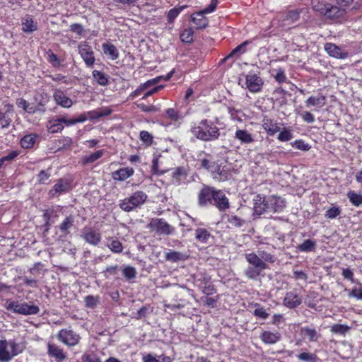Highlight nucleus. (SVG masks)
<instances>
[{
  "mask_svg": "<svg viewBox=\"0 0 362 362\" xmlns=\"http://www.w3.org/2000/svg\"><path fill=\"white\" fill-rule=\"evenodd\" d=\"M47 354L57 361H63L66 358V355L63 349L52 343H48L47 344Z\"/></svg>",
  "mask_w": 362,
  "mask_h": 362,
  "instance_id": "20",
  "label": "nucleus"
},
{
  "mask_svg": "<svg viewBox=\"0 0 362 362\" xmlns=\"http://www.w3.org/2000/svg\"><path fill=\"white\" fill-rule=\"evenodd\" d=\"M214 179L223 182L230 178V174L227 168L225 167L217 166L216 170L213 172Z\"/></svg>",
  "mask_w": 362,
  "mask_h": 362,
  "instance_id": "28",
  "label": "nucleus"
},
{
  "mask_svg": "<svg viewBox=\"0 0 362 362\" xmlns=\"http://www.w3.org/2000/svg\"><path fill=\"white\" fill-rule=\"evenodd\" d=\"M300 116L303 121L307 123H313L315 122V117L313 115L308 111H305L301 113Z\"/></svg>",
  "mask_w": 362,
  "mask_h": 362,
  "instance_id": "63",
  "label": "nucleus"
},
{
  "mask_svg": "<svg viewBox=\"0 0 362 362\" xmlns=\"http://www.w3.org/2000/svg\"><path fill=\"white\" fill-rule=\"evenodd\" d=\"M262 128L267 132L269 136H274L276 132L280 131V127L276 123L267 117L262 120Z\"/></svg>",
  "mask_w": 362,
  "mask_h": 362,
  "instance_id": "25",
  "label": "nucleus"
},
{
  "mask_svg": "<svg viewBox=\"0 0 362 362\" xmlns=\"http://www.w3.org/2000/svg\"><path fill=\"white\" fill-rule=\"evenodd\" d=\"M254 315L261 319L265 320L269 317V314L263 308L258 307L254 311Z\"/></svg>",
  "mask_w": 362,
  "mask_h": 362,
  "instance_id": "61",
  "label": "nucleus"
},
{
  "mask_svg": "<svg viewBox=\"0 0 362 362\" xmlns=\"http://www.w3.org/2000/svg\"><path fill=\"white\" fill-rule=\"evenodd\" d=\"M59 341L69 346H74L79 343L81 337L79 334L69 328L61 329L57 334Z\"/></svg>",
  "mask_w": 362,
  "mask_h": 362,
  "instance_id": "7",
  "label": "nucleus"
},
{
  "mask_svg": "<svg viewBox=\"0 0 362 362\" xmlns=\"http://www.w3.org/2000/svg\"><path fill=\"white\" fill-rule=\"evenodd\" d=\"M216 191V189L213 187L204 185L198 194V204L200 206L212 204Z\"/></svg>",
  "mask_w": 362,
  "mask_h": 362,
  "instance_id": "9",
  "label": "nucleus"
},
{
  "mask_svg": "<svg viewBox=\"0 0 362 362\" xmlns=\"http://www.w3.org/2000/svg\"><path fill=\"white\" fill-rule=\"evenodd\" d=\"M329 3L325 2L322 0H312L311 6L314 11L320 13V14L325 16V13L327 11V6Z\"/></svg>",
  "mask_w": 362,
  "mask_h": 362,
  "instance_id": "35",
  "label": "nucleus"
},
{
  "mask_svg": "<svg viewBox=\"0 0 362 362\" xmlns=\"http://www.w3.org/2000/svg\"><path fill=\"white\" fill-rule=\"evenodd\" d=\"M300 334L312 342L317 341L320 337V334H319L315 329L308 327H302L300 329Z\"/></svg>",
  "mask_w": 362,
  "mask_h": 362,
  "instance_id": "27",
  "label": "nucleus"
},
{
  "mask_svg": "<svg viewBox=\"0 0 362 362\" xmlns=\"http://www.w3.org/2000/svg\"><path fill=\"white\" fill-rule=\"evenodd\" d=\"M147 227L158 235H168L175 231V228L168 223L163 218H152Z\"/></svg>",
  "mask_w": 362,
  "mask_h": 362,
  "instance_id": "6",
  "label": "nucleus"
},
{
  "mask_svg": "<svg viewBox=\"0 0 362 362\" xmlns=\"http://www.w3.org/2000/svg\"><path fill=\"white\" fill-rule=\"evenodd\" d=\"M299 19V12L296 10L289 11L283 15V20L294 23Z\"/></svg>",
  "mask_w": 362,
  "mask_h": 362,
  "instance_id": "47",
  "label": "nucleus"
},
{
  "mask_svg": "<svg viewBox=\"0 0 362 362\" xmlns=\"http://www.w3.org/2000/svg\"><path fill=\"white\" fill-rule=\"evenodd\" d=\"M148 198L147 194L143 191H136L130 197L119 202V206L126 212H130L143 205Z\"/></svg>",
  "mask_w": 362,
  "mask_h": 362,
  "instance_id": "3",
  "label": "nucleus"
},
{
  "mask_svg": "<svg viewBox=\"0 0 362 362\" xmlns=\"http://www.w3.org/2000/svg\"><path fill=\"white\" fill-rule=\"evenodd\" d=\"M291 144L293 147L303 151H308L311 148L308 144L305 143L303 140H296Z\"/></svg>",
  "mask_w": 362,
  "mask_h": 362,
  "instance_id": "56",
  "label": "nucleus"
},
{
  "mask_svg": "<svg viewBox=\"0 0 362 362\" xmlns=\"http://www.w3.org/2000/svg\"><path fill=\"white\" fill-rule=\"evenodd\" d=\"M74 220L71 216H67L59 225V229L62 233L67 234L69 233V230L73 226Z\"/></svg>",
  "mask_w": 362,
  "mask_h": 362,
  "instance_id": "42",
  "label": "nucleus"
},
{
  "mask_svg": "<svg viewBox=\"0 0 362 362\" xmlns=\"http://www.w3.org/2000/svg\"><path fill=\"white\" fill-rule=\"evenodd\" d=\"M134 172V171L132 168H120L112 173V178L115 180L124 181L132 176Z\"/></svg>",
  "mask_w": 362,
  "mask_h": 362,
  "instance_id": "24",
  "label": "nucleus"
},
{
  "mask_svg": "<svg viewBox=\"0 0 362 362\" xmlns=\"http://www.w3.org/2000/svg\"><path fill=\"white\" fill-rule=\"evenodd\" d=\"M305 103L307 107H310L311 106H319L321 107L325 105L326 97L325 95H321L320 97L310 96Z\"/></svg>",
  "mask_w": 362,
  "mask_h": 362,
  "instance_id": "31",
  "label": "nucleus"
},
{
  "mask_svg": "<svg viewBox=\"0 0 362 362\" xmlns=\"http://www.w3.org/2000/svg\"><path fill=\"white\" fill-rule=\"evenodd\" d=\"M196 239L200 242L206 243L210 236V233L205 228H198L195 230Z\"/></svg>",
  "mask_w": 362,
  "mask_h": 362,
  "instance_id": "44",
  "label": "nucleus"
},
{
  "mask_svg": "<svg viewBox=\"0 0 362 362\" xmlns=\"http://www.w3.org/2000/svg\"><path fill=\"white\" fill-rule=\"evenodd\" d=\"M227 222L233 227L240 228L245 223L246 221L237 215H228Z\"/></svg>",
  "mask_w": 362,
  "mask_h": 362,
  "instance_id": "40",
  "label": "nucleus"
},
{
  "mask_svg": "<svg viewBox=\"0 0 362 362\" xmlns=\"http://www.w3.org/2000/svg\"><path fill=\"white\" fill-rule=\"evenodd\" d=\"M298 358L305 362H316L317 357L315 354L303 352L297 356Z\"/></svg>",
  "mask_w": 362,
  "mask_h": 362,
  "instance_id": "53",
  "label": "nucleus"
},
{
  "mask_svg": "<svg viewBox=\"0 0 362 362\" xmlns=\"http://www.w3.org/2000/svg\"><path fill=\"white\" fill-rule=\"evenodd\" d=\"M259 257H260L262 259H263V262L266 264L268 263H274L276 261V257L272 255L271 253H269L266 251H258V254H257Z\"/></svg>",
  "mask_w": 362,
  "mask_h": 362,
  "instance_id": "45",
  "label": "nucleus"
},
{
  "mask_svg": "<svg viewBox=\"0 0 362 362\" xmlns=\"http://www.w3.org/2000/svg\"><path fill=\"white\" fill-rule=\"evenodd\" d=\"M93 77L94 80L100 86H106L108 84L109 80L108 76L104 73L94 70L93 71Z\"/></svg>",
  "mask_w": 362,
  "mask_h": 362,
  "instance_id": "38",
  "label": "nucleus"
},
{
  "mask_svg": "<svg viewBox=\"0 0 362 362\" xmlns=\"http://www.w3.org/2000/svg\"><path fill=\"white\" fill-rule=\"evenodd\" d=\"M107 247L114 253H121L123 250L122 243L117 239L114 238H108Z\"/></svg>",
  "mask_w": 362,
  "mask_h": 362,
  "instance_id": "30",
  "label": "nucleus"
},
{
  "mask_svg": "<svg viewBox=\"0 0 362 362\" xmlns=\"http://www.w3.org/2000/svg\"><path fill=\"white\" fill-rule=\"evenodd\" d=\"M267 199L266 197H262L260 194H257L255 196L253 199L254 206V214L257 216H260L265 212H268L267 210Z\"/></svg>",
  "mask_w": 362,
  "mask_h": 362,
  "instance_id": "16",
  "label": "nucleus"
},
{
  "mask_svg": "<svg viewBox=\"0 0 362 362\" xmlns=\"http://www.w3.org/2000/svg\"><path fill=\"white\" fill-rule=\"evenodd\" d=\"M18 156V152L16 151H11L7 156H3L0 158V168L4 165H7L8 163L11 162L15 158Z\"/></svg>",
  "mask_w": 362,
  "mask_h": 362,
  "instance_id": "52",
  "label": "nucleus"
},
{
  "mask_svg": "<svg viewBox=\"0 0 362 362\" xmlns=\"http://www.w3.org/2000/svg\"><path fill=\"white\" fill-rule=\"evenodd\" d=\"M81 237L86 243L93 246H98L102 239L100 232L90 226H85L81 230Z\"/></svg>",
  "mask_w": 362,
  "mask_h": 362,
  "instance_id": "8",
  "label": "nucleus"
},
{
  "mask_svg": "<svg viewBox=\"0 0 362 362\" xmlns=\"http://www.w3.org/2000/svg\"><path fill=\"white\" fill-rule=\"evenodd\" d=\"M37 29V24L33 18L27 16L22 23V30L25 33H33Z\"/></svg>",
  "mask_w": 362,
  "mask_h": 362,
  "instance_id": "34",
  "label": "nucleus"
},
{
  "mask_svg": "<svg viewBox=\"0 0 362 362\" xmlns=\"http://www.w3.org/2000/svg\"><path fill=\"white\" fill-rule=\"evenodd\" d=\"M204 14L203 12L200 11L192 16V21L197 25L198 29L205 28L208 25V19Z\"/></svg>",
  "mask_w": 362,
  "mask_h": 362,
  "instance_id": "29",
  "label": "nucleus"
},
{
  "mask_svg": "<svg viewBox=\"0 0 362 362\" xmlns=\"http://www.w3.org/2000/svg\"><path fill=\"white\" fill-rule=\"evenodd\" d=\"M302 303V298L295 291L287 292L284 298V305L290 308L293 309L299 306Z\"/></svg>",
  "mask_w": 362,
  "mask_h": 362,
  "instance_id": "15",
  "label": "nucleus"
},
{
  "mask_svg": "<svg viewBox=\"0 0 362 362\" xmlns=\"http://www.w3.org/2000/svg\"><path fill=\"white\" fill-rule=\"evenodd\" d=\"M347 197L350 202L355 206H359L362 204V194L356 193L354 191H349L347 193Z\"/></svg>",
  "mask_w": 362,
  "mask_h": 362,
  "instance_id": "39",
  "label": "nucleus"
},
{
  "mask_svg": "<svg viewBox=\"0 0 362 362\" xmlns=\"http://www.w3.org/2000/svg\"><path fill=\"white\" fill-rule=\"evenodd\" d=\"M49 125L47 126L48 131L51 133H57L63 130L64 126L62 125L57 118L49 122Z\"/></svg>",
  "mask_w": 362,
  "mask_h": 362,
  "instance_id": "43",
  "label": "nucleus"
},
{
  "mask_svg": "<svg viewBox=\"0 0 362 362\" xmlns=\"http://www.w3.org/2000/svg\"><path fill=\"white\" fill-rule=\"evenodd\" d=\"M340 212L341 211L339 207H332L326 211L325 216L327 218L333 219L338 216Z\"/></svg>",
  "mask_w": 362,
  "mask_h": 362,
  "instance_id": "59",
  "label": "nucleus"
},
{
  "mask_svg": "<svg viewBox=\"0 0 362 362\" xmlns=\"http://www.w3.org/2000/svg\"><path fill=\"white\" fill-rule=\"evenodd\" d=\"M264 84L262 78L255 73L245 75V88L252 93L259 92Z\"/></svg>",
  "mask_w": 362,
  "mask_h": 362,
  "instance_id": "10",
  "label": "nucleus"
},
{
  "mask_svg": "<svg viewBox=\"0 0 362 362\" xmlns=\"http://www.w3.org/2000/svg\"><path fill=\"white\" fill-rule=\"evenodd\" d=\"M140 139L146 145L151 146L153 143V136L147 131H141L139 135Z\"/></svg>",
  "mask_w": 362,
  "mask_h": 362,
  "instance_id": "54",
  "label": "nucleus"
},
{
  "mask_svg": "<svg viewBox=\"0 0 362 362\" xmlns=\"http://www.w3.org/2000/svg\"><path fill=\"white\" fill-rule=\"evenodd\" d=\"M325 50L329 56L337 59H345L348 57L346 52L342 51L339 47L333 43H326Z\"/></svg>",
  "mask_w": 362,
  "mask_h": 362,
  "instance_id": "18",
  "label": "nucleus"
},
{
  "mask_svg": "<svg viewBox=\"0 0 362 362\" xmlns=\"http://www.w3.org/2000/svg\"><path fill=\"white\" fill-rule=\"evenodd\" d=\"M184 7L173 8L170 9L167 15L168 21L169 23H172L175 18L180 14Z\"/></svg>",
  "mask_w": 362,
  "mask_h": 362,
  "instance_id": "58",
  "label": "nucleus"
},
{
  "mask_svg": "<svg viewBox=\"0 0 362 362\" xmlns=\"http://www.w3.org/2000/svg\"><path fill=\"white\" fill-rule=\"evenodd\" d=\"M212 204L216 206L220 211H224L230 207L228 199L226 197V194L219 189H216L215 192Z\"/></svg>",
  "mask_w": 362,
  "mask_h": 362,
  "instance_id": "14",
  "label": "nucleus"
},
{
  "mask_svg": "<svg viewBox=\"0 0 362 362\" xmlns=\"http://www.w3.org/2000/svg\"><path fill=\"white\" fill-rule=\"evenodd\" d=\"M188 256L186 254L175 251L169 250L165 253V259L166 261L170 262H177L179 261H184L187 259Z\"/></svg>",
  "mask_w": 362,
  "mask_h": 362,
  "instance_id": "26",
  "label": "nucleus"
},
{
  "mask_svg": "<svg viewBox=\"0 0 362 362\" xmlns=\"http://www.w3.org/2000/svg\"><path fill=\"white\" fill-rule=\"evenodd\" d=\"M16 105L18 107L23 109L25 112L28 113H34L35 108L33 107H30L28 103L23 98H18L16 100Z\"/></svg>",
  "mask_w": 362,
  "mask_h": 362,
  "instance_id": "49",
  "label": "nucleus"
},
{
  "mask_svg": "<svg viewBox=\"0 0 362 362\" xmlns=\"http://www.w3.org/2000/svg\"><path fill=\"white\" fill-rule=\"evenodd\" d=\"M83 362H101L100 359L95 354H86L83 356Z\"/></svg>",
  "mask_w": 362,
  "mask_h": 362,
  "instance_id": "64",
  "label": "nucleus"
},
{
  "mask_svg": "<svg viewBox=\"0 0 362 362\" xmlns=\"http://www.w3.org/2000/svg\"><path fill=\"white\" fill-rule=\"evenodd\" d=\"M245 257L248 263V267L244 271L245 276L253 281H257L260 276H263L262 272L268 269L267 264L255 252L246 254Z\"/></svg>",
  "mask_w": 362,
  "mask_h": 362,
  "instance_id": "2",
  "label": "nucleus"
},
{
  "mask_svg": "<svg viewBox=\"0 0 362 362\" xmlns=\"http://www.w3.org/2000/svg\"><path fill=\"white\" fill-rule=\"evenodd\" d=\"M194 136L203 141H213L220 136V129L214 123L207 119H202L191 128Z\"/></svg>",
  "mask_w": 362,
  "mask_h": 362,
  "instance_id": "1",
  "label": "nucleus"
},
{
  "mask_svg": "<svg viewBox=\"0 0 362 362\" xmlns=\"http://www.w3.org/2000/svg\"><path fill=\"white\" fill-rule=\"evenodd\" d=\"M78 52L83 58L86 65L88 67H92L95 63V57L93 51L90 46L86 42L78 45Z\"/></svg>",
  "mask_w": 362,
  "mask_h": 362,
  "instance_id": "12",
  "label": "nucleus"
},
{
  "mask_svg": "<svg viewBox=\"0 0 362 362\" xmlns=\"http://www.w3.org/2000/svg\"><path fill=\"white\" fill-rule=\"evenodd\" d=\"M103 155V151L99 150V151H97L90 154L89 156H85L82 158V163L83 165L92 163L96 161L97 160H98L99 158H100Z\"/></svg>",
  "mask_w": 362,
  "mask_h": 362,
  "instance_id": "37",
  "label": "nucleus"
},
{
  "mask_svg": "<svg viewBox=\"0 0 362 362\" xmlns=\"http://www.w3.org/2000/svg\"><path fill=\"white\" fill-rule=\"evenodd\" d=\"M70 184L67 180L59 179L52 188L49 189V197L50 198L57 197L62 193L68 192Z\"/></svg>",
  "mask_w": 362,
  "mask_h": 362,
  "instance_id": "13",
  "label": "nucleus"
},
{
  "mask_svg": "<svg viewBox=\"0 0 362 362\" xmlns=\"http://www.w3.org/2000/svg\"><path fill=\"white\" fill-rule=\"evenodd\" d=\"M103 50L105 54L108 55L112 60L117 59L119 57L116 47L112 44H103Z\"/></svg>",
  "mask_w": 362,
  "mask_h": 362,
  "instance_id": "33",
  "label": "nucleus"
},
{
  "mask_svg": "<svg viewBox=\"0 0 362 362\" xmlns=\"http://www.w3.org/2000/svg\"><path fill=\"white\" fill-rule=\"evenodd\" d=\"M35 142V136L32 135V134H28V135L24 136L21 139L20 144H21V146L23 148H31L34 145Z\"/></svg>",
  "mask_w": 362,
  "mask_h": 362,
  "instance_id": "41",
  "label": "nucleus"
},
{
  "mask_svg": "<svg viewBox=\"0 0 362 362\" xmlns=\"http://www.w3.org/2000/svg\"><path fill=\"white\" fill-rule=\"evenodd\" d=\"M337 4L340 6L328 4L327 11L325 13L326 18L331 20H338L344 17L346 9L344 7L352 3L353 0H336Z\"/></svg>",
  "mask_w": 362,
  "mask_h": 362,
  "instance_id": "5",
  "label": "nucleus"
},
{
  "mask_svg": "<svg viewBox=\"0 0 362 362\" xmlns=\"http://www.w3.org/2000/svg\"><path fill=\"white\" fill-rule=\"evenodd\" d=\"M316 242L308 239L305 240L303 243L298 245L297 249L300 252H311L315 250Z\"/></svg>",
  "mask_w": 362,
  "mask_h": 362,
  "instance_id": "36",
  "label": "nucleus"
},
{
  "mask_svg": "<svg viewBox=\"0 0 362 362\" xmlns=\"http://www.w3.org/2000/svg\"><path fill=\"white\" fill-rule=\"evenodd\" d=\"M250 42L246 40L233 49L223 60L227 61L234 57H238L245 52V46Z\"/></svg>",
  "mask_w": 362,
  "mask_h": 362,
  "instance_id": "32",
  "label": "nucleus"
},
{
  "mask_svg": "<svg viewBox=\"0 0 362 362\" xmlns=\"http://www.w3.org/2000/svg\"><path fill=\"white\" fill-rule=\"evenodd\" d=\"M266 199L268 212L279 213L286 207V201L280 197L272 195Z\"/></svg>",
  "mask_w": 362,
  "mask_h": 362,
  "instance_id": "11",
  "label": "nucleus"
},
{
  "mask_svg": "<svg viewBox=\"0 0 362 362\" xmlns=\"http://www.w3.org/2000/svg\"><path fill=\"white\" fill-rule=\"evenodd\" d=\"M187 177V173L182 167H179L175 169L172 174L171 184L175 186H178L186 182Z\"/></svg>",
  "mask_w": 362,
  "mask_h": 362,
  "instance_id": "19",
  "label": "nucleus"
},
{
  "mask_svg": "<svg viewBox=\"0 0 362 362\" xmlns=\"http://www.w3.org/2000/svg\"><path fill=\"white\" fill-rule=\"evenodd\" d=\"M165 112H166V115H167L168 117L171 119L173 121H178L179 119H180L182 118L180 116L178 112L176 111L173 108H168V109H167Z\"/></svg>",
  "mask_w": 362,
  "mask_h": 362,
  "instance_id": "60",
  "label": "nucleus"
},
{
  "mask_svg": "<svg viewBox=\"0 0 362 362\" xmlns=\"http://www.w3.org/2000/svg\"><path fill=\"white\" fill-rule=\"evenodd\" d=\"M53 98L56 103L63 107L69 108L73 105L71 99L66 96L60 89L54 90Z\"/></svg>",
  "mask_w": 362,
  "mask_h": 362,
  "instance_id": "17",
  "label": "nucleus"
},
{
  "mask_svg": "<svg viewBox=\"0 0 362 362\" xmlns=\"http://www.w3.org/2000/svg\"><path fill=\"white\" fill-rule=\"evenodd\" d=\"M234 137L243 145L250 144L254 141L252 134L245 129H237Z\"/></svg>",
  "mask_w": 362,
  "mask_h": 362,
  "instance_id": "22",
  "label": "nucleus"
},
{
  "mask_svg": "<svg viewBox=\"0 0 362 362\" xmlns=\"http://www.w3.org/2000/svg\"><path fill=\"white\" fill-rule=\"evenodd\" d=\"M349 329L350 327L346 325L334 324L331 326V332L332 333L341 335H344Z\"/></svg>",
  "mask_w": 362,
  "mask_h": 362,
  "instance_id": "46",
  "label": "nucleus"
},
{
  "mask_svg": "<svg viewBox=\"0 0 362 362\" xmlns=\"http://www.w3.org/2000/svg\"><path fill=\"white\" fill-rule=\"evenodd\" d=\"M122 274L127 279L130 280L136 277V271L134 267L127 266L122 269Z\"/></svg>",
  "mask_w": 362,
  "mask_h": 362,
  "instance_id": "51",
  "label": "nucleus"
},
{
  "mask_svg": "<svg viewBox=\"0 0 362 362\" xmlns=\"http://www.w3.org/2000/svg\"><path fill=\"white\" fill-rule=\"evenodd\" d=\"M48 56V61L54 67H59L61 65L60 60L59 59L57 54L53 53L52 51L49 50L47 52Z\"/></svg>",
  "mask_w": 362,
  "mask_h": 362,
  "instance_id": "55",
  "label": "nucleus"
},
{
  "mask_svg": "<svg viewBox=\"0 0 362 362\" xmlns=\"http://www.w3.org/2000/svg\"><path fill=\"white\" fill-rule=\"evenodd\" d=\"M49 177L50 174L42 170L37 175V180L40 184H46V182L49 178Z\"/></svg>",
  "mask_w": 362,
  "mask_h": 362,
  "instance_id": "62",
  "label": "nucleus"
},
{
  "mask_svg": "<svg viewBox=\"0 0 362 362\" xmlns=\"http://www.w3.org/2000/svg\"><path fill=\"white\" fill-rule=\"evenodd\" d=\"M293 138V134L291 131L284 128L282 131L280 132L278 139L280 141H288Z\"/></svg>",
  "mask_w": 362,
  "mask_h": 362,
  "instance_id": "57",
  "label": "nucleus"
},
{
  "mask_svg": "<svg viewBox=\"0 0 362 362\" xmlns=\"http://www.w3.org/2000/svg\"><path fill=\"white\" fill-rule=\"evenodd\" d=\"M84 302L86 307L88 308H94L99 303V297L88 295L85 298Z\"/></svg>",
  "mask_w": 362,
  "mask_h": 362,
  "instance_id": "48",
  "label": "nucleus"
},
{
  "mask_svg": "<svg viewBox=\"0 0 362 362\" xmlns=\"http://www.w3.org/2000/svg\"><path fill=\"white\" fill-rule=\"evenodd\" d=\"M194 32L192 28L185 29L180 35V39L183 42L191 43L193 41Z\"/></svg>",
  "mask_w": 362,
  "mask_h": 362,
  "instance_id": "50",
  "label": "nucleus"
},
{
  "mask_svg": "<svg viewBox=\"0 0 362 362\" xmlns=\"http://www.w3.org/2000/svg\"><path fill=\"white\" fill-rule=\"evenodd\" d=\"M17 353L11 354L6 340H0V362H8Z\"/></svg>",
  "mask_w": 362,
  "mask_h": 362,
  "instance_id": "23",
  "label": "nucleus"
},
{
  "mask_svg": "<svg viewBox=\"0 0 362 362\" xmlns=\"http://www.w3.org/2000/svg\"><path fill=\"white\" fill-rule=\"evenodd\" d=\"M5 308L8 310H11L14 313L31 315H36L40 312L38 306L35 305H28L27 303H19L18 301H12L7 300L5 304Z\"/></svg>",
  "mask_w": 362,
  "mask_h": 362,
  "instance_id": "4",
  "label": "nucleus"
},
{
  "mask_svg": "<svg viewBox=\"0 0 362 362\" xmlns=\"http://www.w3.org/2000/svg\"><path fill=\"white\" fill-rule=\"evenodd\" d=\"M281 334L279 332L263 331L259 338L267 344H274L281 339Z\"/></svg>",
  "mask_w": 362,
  "mask_h": 362,
  "instance_id": "21",
  "label": "nucleus"
}]
</instances>
